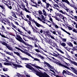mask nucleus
<instances>
[{
  "instance_id": "nucleus-63",
  "label": "nucleus",
  "mask_w": 77,
  "mask_h": 77,
  "mask_svg": "<svg viewBox=\"0 0 77 77\" xmlns=\"http://www.w3.org/2000/svg\"><path fill=\"white\" fill-rule=\"evenodd\" d=\"M56 20H57V21H60V19H59V18H57V17H56Z\"/></svg>"
},
{
  "instance_id": "nucleus-22",
  "label": "nucleus",
  "mask_w": 77,
  "mask_h": 77,
  "mask_svg": "<svg viewBox=\"0 0 77 77\" xmlns=\"http://www.w3.org/2000/svg\"><path fill=\"white\" fill-rule=\"evenodd\" d=\"M6 23H7V24H8V25L9 26H10V27H11V22H10L9 20H8L7 19V20H6Z\"/></svg>"
},
{
  "instance_id": "nucleus-46",
  "label": "nucleus",
  "mask_w": 77,
  "mask_h": 77,
  "mask_svg": "<svg viewBox=\"0 0 77 77\" xmlns=\"http://www.w3.org/2000/svg\"><path fill=\"white\" fill-rule=\"evenodd\" d=\"M49 68H50L51 69H53V70H54V67H53L51 66L50 65V67H48Z\"/></svg>"
},
{
  "instance_id": "nucleus-59",
  "label": "nucleus",
  "mask_w": 77,
  "mask_h": 77,
  "mask_svg": "<svg viewBox=\"0 0 77 77\" xmlns=\"http://www.w3.org/2000/svg\"><path fill=\"white\" fill-rule=\"evenodd\" d=\"M23 20H25L26 21H27L28 23L29 22V23H30L29 22H30V21H29V20H27V19H23Z\"/></svg>"
},
{
  "instance_id": "nucleus-25",
  "label": "nucleus",
  "mask_w": 77,
  "mask_h": 77,
  "mask_svg": "<svg viewBox=\"0 0 77 77\" xmlns=\"http://www.w3.org/2000/svg\"><path fill=\"white\" fill-rule=\"evenodd\" d=\"M12 16H13L14 17V18H17V16H16V15L15 14V13L13 12V11H12Z\"/></svg>"
},
{
  "instance_id": "nucleus-36",
  "label": "nucleus",
  "mask_w": 77,
  "mask_h": 77,
  "mask_svg": "<svg viewBox=\"0 0 77 77\" xmlns=\"http://www.w3.org/2000/svg\"><path fill=\"white\" fill-rule=\"evenodd\" d=\"M1 36H2V37L3 38H7V39H9V38H8V37H6L5 36V35H2V34H1Z\"/></svg>"
},
{
  "instance_id": "nucleus-33",
  "label": "nucleus",
  "mask_w": 77,
  "mask_h": 77,
  "mask_svg": "<svg viewBox=\"0 0 77 77\" xmlns=\"http://www.w3.org/2000/svg\"><path fill=\"white\" fill-rule=\"evenodd\" d=\"M0 7L3 10H5V7L3 5H0Z\"/></svg>"
},
{
  "instance_id": "nucleus-43",
  "label": "nucleus",
  "mask_w": 77,
  "mask_h": 77,
  "mask_svg": "<svg viewBox=\"0 0 77 77\" xmlns=\"http://www.w3.org/2000/svg\"><path fill=\"white\" fill-rule=\"evenodd\" d=\"M35 47H37L38 48V50H39V47L37 45H36V44H35Z\"/></svg>"
},
{
  "instance_id": "nucleus-41",
  "label": "nucleus",
  "mask_w": 77,
  "mask_h": 77,
  "mask_svg": "<svg viewBox=\"0 0 77 77\" xmlns=\"http://www.w3.org/2000/svg\"><path fill=\"white\" fill-rule=\"evenodd\" d=\"M29 21H30V22H31V21H33V19H32V17H30L29 18Z\"/></svg>"
},
{
  "instance_id": "nucleus-5",
  "label": "nucleus",
  "mask_w": 77,
  "mask_h": 77,
  "mask_svg": "<svg viewBox=\"0 0 77 77\" xmlns=\"http://www.w3.org/2000/svg\"><path fill=\"white\" fill-rule=\"evenodd\" d=\"M55 63L56 64H58L59 65H60V66H63V67H64L65 68H66L67 69H69V70H71V69L69 68L68 67L60 63H59L57 62V61H55Z\"/></svg>"
},
{
  "instance_id": "nucleus-31",
  "label": "nucleus",
  "mask_w": 77,
  "mask_h": 77,
  "mask_svg": "<svg viewBox=\"0 0 77 77\" xmlns=\"http://www.w3.org/2000/svg\"><path fill=\"white\" fill-rule=\"evenodd\" d=\"M67 4L68 5H69V6H71V7H73V6H74V5H72V4H70V3H69V1L67 2Z\"/></svg>"
},
{
  "instance_id": "nucleus-61",
  "label": "nucleus",
  "mask_w": 77,
  "mask_h": 77,
  "mask_svg": "<svg viewBox=\"0 0 77 77\" xmlns=\"http://www.w3.org/2000/svg\"><path fill=\"white\" fill-rule=\"evenodd\" d=\"M66 9H65V10H66V11L67 12H69V9H68V8H66Z\"/></svg>"
},
{
  "instance_id": "nucleus-58",
  "label": "nucleus",
  "mask_w": 77,
  "mask_h": 77,
  "mask_svg": "<svg viewBox=\"0 0 77 77\" xmlns=\"http://www.w3.org/2000/svg\"><path fill=\"white\" fill-rule=\"evenodd\" d=\"M34 32H35L36 33H38L39 34H40V32L38 31H37L36 30H35V31Z\"/></svg>"
},
{
  "instance_id": "nucleus-15",
  "label": "nucleus",
  "mask_w": 77,
  "mask_h": 77,
  "mask_svg": "<svg viewBox=\"0 0 77 77\" xmlns=\"http://www.w3.org/2000/svg\"><path fill=\"white\" fill-rule=\"evenodd\" d=\"M71 68L74 71V72L77 75V70H76V69H75L73 67H71Z\"/></svg>"
},
{
  "instance_id": "nucleus-14",
  "label": "nucleus",
  "mask_w": 77,
  "mask_h": 77,
  "mask_svg": "<svg viewBox=\"0 0 77 77\" xmlns=\"http://www.w3.org/2000/svg\"><path fill=\"white\" fill-rule=\"evenodd\" d=\"M35 51H36V52H37L38 53L39 52L40 53H41L42 54H44V55H45V54L42 51H40V50H38V49H35Z\"/></svg>"
},
{
  "instance_id": "nucleus-60",
  "label": "nucleus",
  "mask_w": 77,
  "mask_h": 77,
  "mask_svg": "<svg viewBox=\"0 0 77 77\" xmlns=\"http://www.w3.org/2000/svg\"><path fill=\"white\" fill-rule=\"evenodd\" d=\"M49 18V20L50 21H51V22L53 23V19H52V18H51L50 17Z\"/></svg>"
},
{
  "instance_id": "nucleus-47",
  "label": "nucleus",
  "mask_w": 77,
  "mask_h": 77,
  "mask_svg": "<svg viewBox=\"0 0 77 77\" xmlns=\"http://www.w3.org/2000/svg\"><path fill=\"white\" fill-rule=\"evenodd\" d=\"M72 31L73 32H75V33H77V29H74L73 30H72Z\"/></svg>"
},
{
  "instance_id": "nucleus-21",
  "label": "nucleus",
  "mask_w": 77,
  "mask_h": 77,
  "mask_svg": "<svg viewBox=\"0 0 77 77\" xmlns=\"http://www.w3.org/2000/svg\"><path fill=\"white\" fill-rule=\"evenodd\" d=\"M7 19L6 18H2L1 19V22L2 23H4V22L3 21H4V23H5V22H6V20Z\"/></svg>"
},
{
  "instance_id": "nucleus-20",
  "label": "nucleus",
  "mask_w": 77,
  "mask_h": 77,
  "mask_svg": "<svg viewBox=\"0 0 77 77\" xmlns=\"http://www.w3.org/2000/svg\"><path fill=\"white\" fill-rule=\"evenodd\" d=\"M62 4H61L60 3H59V5L61 7H62L63 8V7H65V4H63V2H61Z\"/></svg>"
},
{
  "instance_id": "nucleus-24",
  "label": "nucleus",
  "mask_w": 77,
  "mask_h": 77,
  "mask_svg": "<svg viewBox=\"0 0 77 77\" xmlns=\"http://www.w3.org/2000/svg\"><path fill=\"white\" fill-rule=\"evenodd\" d=\"M60 43L61 45V46H63V47H65V46H66V44L65 43H61V42H60Z\"/></svg>"
},
{
  "instance_id": "nucleus-26",
  "label": "nucleus",
  "mask_w": 77,
  "mask_h": 77,
  "mask_svg": "<svg viewBox=\"0 0 77 77\" xmlns=\"http://www.w3.org/2000/svg\"><path fill=\"white\" fill-rule=\"evenodd\" d=\"M67 44L70 47H73V45L71 42H69L67 43Z\"/></svg>"
},
{
  "instance_id": "nucleus-12",
  "label": "nucleus",
  "mask_w": 77,
  "mask_h": 77,
  "mask_svg": "<svg viewBox=\"0 0 77 77\" xmlns=\"http://www.w3.org/2000/svg\"><path fill=\"white\" fill-rule=\"evenodd\" d=\"M24 36H25V37H26V38H28V39H31V37L27 36L26 35H23V40H24V41H27V40H26L25 39V38H24Z\"/></svg>"
},
{
  "instance_id": "nucleus-54",
  "label": "nucleus",
  "mask_w": 77,
  "mask_h": 77,
  "mask_svg": "<svg viewBox=\"0 0 77 77\" xmlns=\"http://www.w3.org/2000/svg\"><path fill=\"white\" fill-rule=\"evenodd\" d=\"M34 60H35L36 61H39L40 60H39L38 58H34Z\"/></svg>"
},
{
  "instance_id": "nucleus-64",
  "label": "nucleus",
  "mask_w": 77,
  "mask_h": 77,
  "mask_svg": "<svg viewBox=\"0 0 77 77\" xmlns=\"http://www.w3.org/2000/svg\"><path fill=\"white\" fill-rule=\"evenodd\" d=\"M57 33L59 35H61V31H60L59 32H57Z\"/></svg>"
},
{
  "instance_id": "nucleus-53",
  "label": "nucleus",
  "mask_w": 77,
  "mask_h": 77,
  "mask_svg": "<svg viewBox=\"0 0 77 77\" xmlns=\"http://www.w3.org/2000/svg\"><path fill=\"white\" fill-rule=\"evenodd\" d=\"M58 57V58H59V59H61V60H63V57L60 56H59Z\"/></svg>"
},
{
  "instance_id": "nucleus-9",
  "label": "nucleus",
  "mask_w": 77,
  "mask_h": 77,
  "mask_svg": "<svg viewBox=\"0 0 77 77\" xmlns=\"http://www.w3.org/2000/svg\"><path fill=\"white\" fill-rule=\"evenodd\" d=\"M12 64L13 66H14L15 67V68H16V69L17 68V67H18V68H21V67H22V66L21 65L16 64L14 63H12Z\"/></svg>"
},
{
  "instance_id": "nucleus-13",
  "label": "nucleus",
  "mask_w": 77,
  "mask_h": 77,
  "mask_svg": "<svg viewBox=\"0 0 77 77\" xmlns=\"http://www.w3.org/2000/svg\"><path fill=\"white\" fill-rule=\"evenodd\" d=\"M31 65H32V66H35V68H38V69H41L44 70V68H41L39 66H36L34 64H31Z\"/></svg>"
},
{
  "instance_id": "nucleus-49",
  "label": "nucleus",
  "mask_w": 77,
  "mask_h": 77,
  "mask_svg": "<svg viewBox=\"0 0 77 77\" xmlns=\"http://www.w3.org/2000/svg\"><path fill=\"white\" fill-rule=\"evenodd\" d=\"M3 71H8V69H7V68H3Z\"/></svg>"
},
{
  "instance_id": "nucleus-55",
  "label": "nucleus",
  "mask_w": 77,
  "mask_h": 77,
  "mask_svg": "<svg viewBox=\"0 0 77 77\" xmlns=\"http://www.w3.org/2000/svg\"><path fill=\"white\" fill-rule=\"evenodd\" d=\"M49 36L52 39H55V38L52 35H49Z\"/></svg>"
},
{
  "instance_id": "nucleus-32",
  "label": "nucleus",
  "mask_w": 77,
  "mask_h": 77,
  "mask_svg": "<svg viewBox=\"0 0 77 77\" xmlns=\"http://www.w3.org/2000/svg\"><path fill=\"white\" fill-rule=\"evenodd\" d=\"M67 74L68 75V72L66 71L65 70H63V74Z\"/></svg>"
},
{
  "instance_id": "nucleus-28",
  "label": "nucleus",
  "mask_w": 77,
  "mask_h": 77,
  "mask_svg": "<svg viewBox=\"0 0 77 77\" xmlns=\"http://www.w3.org/2000/svg\"><path fill=\"white\" fill-rule=\"evenodd\" d=\"M44 63L45 64H46V65H47L48 67H49V66L50 67V65L49 64V63L45 61L44 62Z\"/></svg>"
},
{
  "instance_id": "nucleus-7",
  "label": "nucleus",
  "mask_w": 77,
  "mask_h": 77,
  "mask_svg": "<svg viewBox=\"0 0 77 77\" xmlns=\"http://www.w3.org/2000/svg\"><path fill=\"white\" fill-rule=\"evenodd\" d=\"M15 48L16 49H17L18 50H19L21 52H22V53H24V54H26V55H27L29 53L27 52L24 51L22 50L21 49L17 48V47H15Z\"/></svg>"
},
{
  "instance_id": "nucleus-17",
  "label": "nucleus",
  "mask_w": 77,
  "mask_h": 77,
  "mask_svg": "<svg viewBox=\"0 0 77 77\" xmlns=\"http://www.w3.org/2000/svg\"><path fill=\"white\" fill-rule=\"evenodd\" d=\"M17 30L19 32V34H20V35H22V36H23V35H23V34H24V33H23L22 31H21L20 30V29L18 28L17 29Z\"/></svg>"
},
{
  "instance_id": "nucleus-56",
  "label": "nucleus",
  "mask_w": 77,
  "mask_h": 77,
  "mask_svg": "<svg viewBox=\"0 0 77 77\" xmlns=\"http://www.w3.org/2000/svg\"><path fill=\"white\" fill-rule=\"evenodd\" d=\"M61 30H63V32H66V31L65 30V29H64L62 28H61Z\"/></svg>"
},
{
  "instance_id": "nucleus-1",
  "label": "nucleus",
  "mask_w": 77,
  "mask_h": 77,
  "mask_svg": "<svg viewBox=\"0 0 77 77\" xmlns=\"http://www.w3.org/2000/svg\"><path fill=\"white\" fill-rule=\"evenodd\" d=\"M25 64H27L25 66L27 68H28V69H29L30 70H32V71H34V72H35V74L37 75H38V76L39 77H42L43 72H38V70L35 69L31 65L25 63Z\"/></svg>"
},
{
  "instance_id": "nucleus-38",
  "label": "nucleus",
  "mask_w": 77,
  "mask_h": 77,
  "mask_svg": "<svg viewBox=\"0 0 77 77\" xmlns=\"http://www.w3.org/2000/svg\"><path fill=\"white\" fill-rule=\"evenodd\" d=\"M54 54H51V55H53V56H55V57H57L58 56V55L55 54V53H54Z\"/></svg>"
},
{
  "instance_id": "nucleus-34",
  "label": "nucleus",
  "mask_w": 77,
  "mask_h": 77,
  "mask_svg": "<svg viewBox=\"0 0 77 77\" xmlns=\"http://www.w3.org/2000/svg\"><path fill=\"white\" fill-rule=\"evenodd\" d=\"M2 30H3V31L6 32V29H5V27H4V26L3 25L2 26Z\"/></svg>"
},
{
  "instance_id": "nucleus-19",
  "label": "nucleus",
  "mask_w": 77,
  "mask_h": 77,
  "mask_svg": "<svg viewBox=\"0 0 77 77\" xmlns=\"http://www.w3.org/2000/svg\"><path fill=\"white\" fill-rule=\"evenodd\" d=\"M4 65H7L8 66H9L10 65H12V64H11V63H9L5 62L4 63Z\"/></svg>"
},
{
  "instance_id": "nucleus-4",
  "label": "nucleus",
  "mask_w": 77,
  "mask_h": 77,
  "mask_svg": "<svg viewBox=\"0 0 77 77\" xmlns=\"http://www.w3.org/2000/svg\"><path fill=\"white\" fill-rule=\"evenodd\" d=\"M1 43L2 44V45H5L6 46V47L7 48L8 50L11 51L12 50V48L8 46L9 45L7 43H6V42H1Z\"/></svg>"
},
{
  "instance_id": "nucleus-27",
  "label": "nucleus",
  "mask_w": 77,
  "mask_h": 77,
  "mask_svg": "<svg viewBox=\"0 0 77 77\" xmlns=\"http://www.w3.org/2000/svg\"><path fill=\"white\" fill-rule=\"evenodd\" d=\"M57 50H58V51H60V53H62V54H64V52H63L61 50L59 49V48H56Z\"/></svg>"
},
{
  "instance_id": "nucleus-51",
  "label": "nucleus",
  "mask_w": 77,
  "mask_h": 77,
  "mask_svg": "<svg viewBox=\"0 0 77 77\" xmlns=\"http://www.w3.org/2000/svg\"><path fill=\"white\" fill-rule=\"evenodd\" d=\"M38 12L39 14H40V15H42V13L41 10H39L38 11Z\"/></svg>"
},
{
  "instance_id": "nucleus-11",
  "label": "nucleus",
  "mask_w": 77,
  "mask_h": 77,
  "mask_svg": "<svg viewBox=\"0 0 77 77\" xmlns=\"http://www.w3.org/2000/svg\"><path fill=\"white\" fill-rule=\"evenodd\" d=\"M50 44L51 45H52V46H53V47H58L57 46V44H56V43H54V42H51Z\"/></svg>"
},
{
  "instance_id": "nucleus-57",
  "label": "nucleus",
  "mask_w": 77,
  "mask_h": 77,
  "mask_svg": "<svg viewBox=\"0 0 77 77\" xmlns=\"http://www.w3.org/2000/svg\"><path fill=\"white\" fill-rule=\"evenodd\" d=\"M27 32V33H28V34H29V35H30V34H31V32H30V31L29 30V31H26Z\"/></svg>"
},
{
  "instance_id": "nucleus-52",
  "label": "nucleus",
  "mask_w": 77,
  "mask_h": 77,
  "mask_svg": "<svg viewBox=\"0 0 77 77\" xmlns=\"http://www.w3.org/2000/svg\"><path fill=\"white\" fill-rule=\"evenodd\" d=\"M6 53H7V54H9V55H10V56H12V54H11V52H10L7 51V52Z\"/></svg>"
},
{
  "instance_id": "nucleus-6",
  "label": "nucleus",
  "mask_w": 77,
  "mask_h": 77,
  "mask_svg": "<svg viewBox=\"0 0 77 77\" xmlns=\"http://www.w3.org/2000/svg\"><path fill=\"white\" fill-rule=\"evenodd\" d=\"M32 22H33L35 23V24L36 26L37 27H42V28H45L42 25H41L39 24L38 23H37V22L35 21V20L34 19H33V21H32Z\"/></svg>"
},
{
  "instance_id": "nucleus-2",
  "label": "nucleus",
  "mask_w": 77,
  "mask_h": 77,
  "mask_svg": "<svg viewBox=\"0 0 77 77\" xmlns=\"http://www.w3.org/2000/svg\"><path fill=\"white\" fill-rule=\"evenodd\" d=\"M17 37H16V39L18 41L20 42H21L22 43H23V44H24L25 45H27V47H28V45L29 44H26L27 43L26 42H25L24 41V40L20 36H19V35H17Z\"/></svg>"
},
{
  "instance_id": "nucleus-37",
  "label": "nucleus",
  "mask_w": 77,
  "mask_h": 77,
  "mask_svg": "<svg viewBox=\"0 0 77 77\" xmlns=\"http://www.w3.org/2000/svg\"><path fill=\"white\" fill-rule=\"evenodd\" d=\"M62 1L63 2H65L66 3H67L68 2V0H62Z\"/></svg>"
},
{
  "instance_id": "nucleus-44",
  "label": "nucleus",
  "mask_w": 77,
  "mask_h": 77,
  "mask_svg": "<svg viewBox=\"0 0 77 77\" xmlns=\"http://www.w3.org/2000/svg\"><path fill=\"white\" fill-rule=\"evenodd\" d=\"M55 14L56 16H58L59 17H60V14H59V13H55Z\"/></svg>"
},
{
  "instance_id": "nucleus-8",
  "label": "nucleus",
  "mask_w": 77,
  "mask_h": 77,
  "mask_svg": "<svg viewBox=\"0 0 77 77\" xmlns=\"http://www.w3.org/2000/svg\"><path fill=\"white\" fill-rule=\"evenodd\" d=\"M55 9H57V11H58L59 12H61V13H62V14H64V15H67V16H69V15L67 14V13H66L65 11L63 12L62 10H59V9L57 8H56Z\"/></svg>"
},
{
  "instance_id": "nucleus-10",
  "label": "nucleus",
  "mask_w": 77,
  "mask_h": 77,
  "mask_svg": "<svg viewBox=\"0 0 77 77\" xmlns=\"http://www.w3.org/2000/svg\"><path fill=\"white\" fill-rule=\"evenodd\" d=\"M21 6H22L24 8V10L26 12H28V13H30V14L32 13L31 12L29 11L26 8H25V5H24V4H22Z\"/></svg>"
},
{
  "instance_id": "nucleus-16",
  "label": "nucleus",
  "mask_w": 77,
  "mask_h": 77,
  "mask_svg": "<svg viewBox=\"0 0 77 77\" xmlns=\"http://www.w3.org/2000/svg\"><path fill=\"white\" fill-rule=\"evenodd\" d=\"M60 18H61L63 20V21H64L65 22V20L64 19H65V18H66L65 17H63V15H62V14H60Z\"/></svg>"
},
{
  "instance_id": "nucleus-45",
  "label": "nucleus",
  "mask_w": 77,
  "mask_h": 77,
  "mask_svg": "<svg viewBox=\"0 0 77 77\" xmlns=\"http://www.w3.org/2000/svg\"><path fill=\"white\" fill-rule=\"evenodd\" d=\"M37 18L38 19V20H39L40 21H42V19H41L40 17H38Z\"/></svg>"
},
{
  "instance_id": "nucleus-3",
  "label": "nucleus",
  "mask_w": 77,
  "mask_h": 77,
  "mask_svg": "<svg viewBox=\"0 0 77 77\" xmlns=\"http://www.w3.org/2000/svg\"><path fill=\"white\" fill-rule=\"evenodd\" d=\"M14 54H17V56H19L20 57V59H21L22 60H29V59L27 58H23L21 57L20 56V53L18 52H15V51H14Z\"/></svg>"
},
{
  "instance_id": "nucleus-48",
  "label": "nucleus",
  "mask_w": 77,
  "mask_h": 77,
  "mask_svg": "<svg viewBox=\"0 0 77 77\" xmlns=\"http://www.w3.org/2000/svg\"><path fill=\"white\" fill-rule=\"evenodd\" d=\"M5 60H3V61H4V62H9V60L5 58Z\"/></svg>"
},
{
  "instance_id": "nucleus-39",
  "label": "nucleus",
  "mask_w": 77,
  "mask_h": 77,
  "mask_svg": "<svg viewBox=\"0 0 77 77\" xmlns=\"http://www.w3.org/2000/svg\"><path fill=\"white\" fill-rule=\"evenodd\" d=\"M67 27L69 30H72V28L71 27L69 26H67Z\"/></svg>"
},
{
  "instance_id": "nucleus-62",
  "label": "nucleus",
  "mask_w": 77,
  "mask_h": 77,
  "mask_svg": "<svg viewBox=\"0 0 77 77\" xmlns=\"http://www.w3.org/2000/svg\"><path fill=\"white\" fill-rule=\"evenodd\" d=\"M54 26L55 27V28H56L57 29H58V28H59V26L57 25H54Z\"/></svg>"
},
{
  "instance_id": "nucleus-42",
  "label": "nucleus",
  "mask_w": 77,
  "mask_h": 77,
  "mask_svg": "<svg viewBox=\"0 0 77 77\" xmlns=\"http://www.w3.org/2000/svg\"><path fill=\"white\" fill-rule=\"evenodd\" d=\"M54 6L55 7V8H59V5L57 4H54Z\"/></svg>"
},
{
  "instance_id": "nucleus-18",
  "label": "nucleus",
  "mask_w": 77,
  "mask_h": 77,
  "mask_svg": "<svg viewBox=\"0 0 77 77\" xmlns=\"http://www.w3.org/2000/svg\"><path fill=\"white\" fill-rule=\"evenodd\" d=\"M66 71L67 72L68 75H72V76H74V75L71 73V72H69V71L67 70H66Z\"/></svg>"
},
{
  "instance_id": "nucleus-35",
  "label": "nucleus",
  "mask_w": 77,
  "mask_h": 77,
  "mask_svg": "<svg viewBox=\"0 0 77 77\" xmlns=\"http://www.w3.org/2000/svg\"><path fill=\"white\" fill-rule=\"evenodd\" d=\"M42 11L43 12L44 15H45V16H47V14H46V12L45 11V10L44 9H43Z\"/></svg>"
},
{
  "instance_id": "nucleus-50",
  "label": "nucleus",
  "mask_w": 77,
  "mask_h": 77,
  "mask_svg": "<svg viewBox=\"0 0 77 77\" xmlns=\"http://www.w3.org/2000/svg\"><path fill=\"white\" fill-rule=\"evenodd\" d=\"M7 7L8 8L10 9H12V6H9V5H8Z\"/></svg>"
},
{
  "instance_id": "nucleus-29",
  "label": "nucleus",
  "mask_w": 77,
  "mask_h": 77,
  "mask_svg": "<svg viewBox=\"0 0 77 77\" xmlns=\"http://www.w3.org/2000/svg\"><path fill=\"white\" fill-rule=\"evenodd\" d=\"M28 23L30 27L32 28V29H33L34 28H33V26H32V23H31V22H29V23Z\"/></svg>"
},
{
  "instance_id": "nucleus-23",
  "label": "nucleus",
  "mask_w": 77,
  "mask_h": 77,
  "mask_svg": "<svg viewBox=\"0 0 77 77\" xmlns=\"http://www.w3.org/2000/svg\"><path fill=\"white\" fill-rule=\"evenodd\" d=\"M38 57H40V59H42V60H43V59H44V57L41 56L40 54H38Z\"/></svg>"
},
{
  "instance_id": "nucleus-30",
  "label": "nucleus",
  "mask_w": 77,
  "mask_h": 77,
  "mask_svg": "<svg viewBox=\"0 0 77 77\" xmlns=\"http://www.w3.org/2000/svg\"><path fill=\"white\" fill-rule=\"evenodd\" d=\"M27 55L31 57H32V59H35V58H34V57L32 56V55H31V54H30V53H28V54Z\"/></svg>"
},
{
  "instance_id": "nucleus-40",
  "label": "nucleus",
  "mask_w": 77,
  "mask_h": 77,
  "mask_svg": "<svg viewBox=\"0 0 77 77\" xmlns=\"http://www.w3.org/2000/svg\"><path fill=\"white\" fill-rule=\"evenodd\" d=\"M49 6H50V4H49L48 3L47 4H46V8H49Z\"/></svg>"
}]
</instances>
